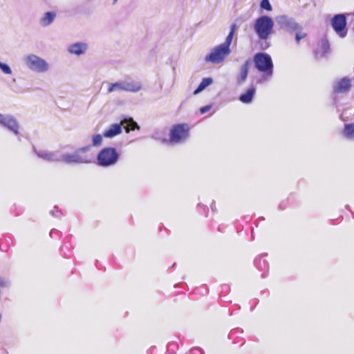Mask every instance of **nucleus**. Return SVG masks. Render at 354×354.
<instances>
[{"mask_svg": "<svg viewBox=\"0 0 354 354\" xmlns=\"http://www.w3.org/2000/svg\"><path fill=\"white\" fill-rule=\"evenodd\" d=\"M255 68L263 74L257 81V84H263L270 81L273 75L274 65L271 56L266 53H257L254 56Z\"/></svg>", "mask_w": 354, "mask_h": 354, "instance_id": "nucleus-1", "label": "nucleus"}, {"mask_svg": "<svg viewBox=\"0 0 354 354\" xmlns=\"http://www.w3.org/2000/svg\"><path fill=\"white\" fill-rule=\"evenodd\" d=\"M91 149V146L87 145L76 149L73 153H61V162L67 165L90 164L91 158L84 153Z\"/></svg>", "mask_w": 354, "mask_h": 354, "instance_id": "nucleus-2", "label": "nucleus"}, {"mask_svg": "<svg viewBox=\"0 0 354 354\" xmlns=\"http://www.w3.org/2000/svg\"><path fill=\"white\" fill-rule=\"evenodd\" d=\"M120 158V155L115 147H104L97 155L96 164L104 168L111 167L118 162Z\"/></svg>", "mask_w": 354, "mask_h": 354, "instance_id": "nucleus-3", "label": "nucleus"}, {"mask_svg": "<svg viewBox=\"0 0 354 354\" xmlns=\"http://www.w3.org/2000/svg\"><path fill=\"white\" fill-rule=\"evenodd\" d=\"M274 27L272 19L267 15L258 17L254 24V30L261 40L268 39Z\"/></svg>", "mask_w": 354, "mask_h": 354, "instance_id": "nucleus-4", "label": "nucleus"}, {"mask_svg": "<svg viewBox=\"0 0 354 354\" xmlns=\"http://www.w3.org/2000/svg\"><path fill=\"white\" fill-rule=\"evenodd\" d=\"M24 61L27 68L38 73H45L49 69L48 63L45 59L34 54L25 56Z\"/></svg>", "mask_w": 354, "mask_h": 354, "instance_id": "nucleus-5", "label": "nucleus"}, {"mask_svg": "<svg viewBox=\"0 0 354 354\" xmlns=\"http://www.w3.org/2000/svg\"><path fill=\"white\" fill-rule=\"evenodd\" d=\"M189 137V127L187 124L174 125L170 130L169 142L175 144L185 142Z\"/></svg>", "mask_w": 354, "mask_h": 354, "instance_id": "nucleus-6", "label": "nucleus"}, {"mask_svg": "<svg viewBox=\"0 0 354 354\" xmlns=\"http://www.w3.org/2000/svg\"><path fill=\"white\" fill-rule=\"evenodd\" d=\"M275 21L281 29L288 32H293L297 30L303 29V27L293 17L286 15L277 16Z\"/></svg>", "mask_w": 354, "mask_h": 354, "instance_id": "nucleus-7", "label": "nucleus"}, {"mask_svg": "<svg viewBox=\"0 0 354 354\" xmlns=\"http://www.w3.org/2000/svg\"><path fill=\"white\" fill-rule=\"evenodd\" d=\"M230 53L231 50H228L220 44L214 48L211 53L206 55L205 59L207 62L220 64L223 62Z\"/></svg>", "mask_w": 354, "mask_h": 354, "instance_id": "nucleus-8", "label": "nucleus"}, {"mask_svg": "<svg viewBox=\"0 0 354 354\" xmlns=\"http://www.w3.org/2000/svg\"><path fill=\"white\" fill-rule=\"evenodd\" d=\"M331 26L335 32L342 38L347 35L346 18L345 14H337L331 19Z\"/></svg>", "mask_w": 354, "mask_h": 354, "instance_id": "nucleus-9", "label": "nucleus"}, {"mask_svg": "<svg viewBox=\"0 0 354 354\" xmlns=\"http://www.w3.org/2000/svg\"><path fill=\"white\" fill-rule=\"evenodd\" d=\"M142 86L140 83L135 82H122L110 83L108 86V92L111 93L116 91H127L131 92H138L141 89Z\"/></svg>", "mask_w": 354, "mask_h": 354, "instance_id": "nucleus-10", "label": "nucleus"}, {"mask_svg": "<svg viewBox=\"0 0 354 354\" xmlns=\"http://www.w3.org/2000/svg\"><path fill=\"white\" fill-rule=\"evenodd\" d=\"M0 125L16 136L19 134V124L12 115H3L0 113Z\"/></svg>", "mask_w": 354, "mask_h": 354, "instance_id": "nucleus-11", "label": "nucleus"}, {"mask_svg": "<svg viewBox=\"0 0 354 354\" xmlns=\"http://www.w3.org/2000/svg\"><path fill=\"white\" fill-rule=\"evenodd\" d=\"M351 87V81L348 77H344L333 83V102L337 106V94L347 92Z\"/></svg>", "mask_w": 354, "mask_h": 354, "instance_id": "nucleus-12", "label": "nucleus"}, {"mask_svg": "<svg viewBox=\"0 0 354 354\" xmlns=\"http://www.w3.org/2000/svg\"><path fill=\"white\" fill-rule=\"evenodd\" d=\"M33 151L39 158L44 160L48 162H61L60 158L62 152L59 151L50 152L42 149L37 150L33 147Z\"/></svg>", "mask_w": 354, "mask_h": 354, "instance_id": "nucleus-13", "label": "nucleus"}, {"mask_svg": "<svg viewBox=\"0 0 354 354\" xmlns=\"http://www.w3.org/2000/svg\"><path fill=\"white\" fill-rule=\"evenodd\" d=\"M268 256L267 253H263L255 257L254 260V266L259 270L262 271L261 277L266 278L268 275L269 263L265 257Z\"/></svg>", "mask_w": 354, "mask_h": 354, "instance_id": "nucleus-14", "label": "nucleus"}, {"mask_svg": "<svg viewBox=\"0 0 354 354\" xmlns=\"http://www.w3.org/2000/svg\"><path fill=\"white\" fill-rule=\"evenodd\" d=\"M252 64V60L250 58L248 59L240 68V72L236 77L237 84H242L244 83L248 77L250 68Z\"/></svg>", "mask_w": 354, "mask_h": 354, "instance_id": "nucleus-15", "label": "nucleus"}, {"mask_svg": "<svg viewBox=\"0 0 354 354\" xmlns=\"http://www.w3.org/2000/svg\"><path fill=\"white\" fill-rule=\"evenodd\" d=\"M255 94L256 87L252 84L244 93L240 95L239 100L244 104H250L253 101Z\"/></svg>", "mask_w": 354, "mask_h": 354, "instance_id": "nucleus-16", "label": "nucleus"}, {"mask_svg": "<svg viewBox=\"0 0 354 354\" xmlns=\"http://www.w3.org/2000/svg\"><path fill=\"white\" fill-rule=\"evenodd\" d=\"M243 333V329L235 328L228 334V338L232 341L234 344H240L241 346L245 344V340L241 336Z\"/></svg>", "mask_w": 354, "mask_h": 354, "instance_id": "nucleus-17", "label": "nucleus"}, {"mask_svg": "<svg viewBox=\"0 0 354 354\" xmlns=\"http://www.w3.org/2000/svg\"><path fill=\"white\" fill-rule=\"evenodd\" d=\"M330 50V44L326 39H322L317 48L314 51L317 59L322 58Z\"/></svg>", "mask_w": 354, "mask_h": 354, "instance_id": "nucleus-18", "label": "nucleus"}, {"mask_svg": "<svg viewBox=\"0 0 354 354\" xmlns=\"http://www.w3.org/2000/svg\"><path fill=\"white\" fill-rule=\"evenodd\" d=\"M87 44L83 42H77L70 45L68 50L70 53L76 55H81L86 53Z\"/></svg>", "mask_w": 354, "mask_h": 354, "instance_id": "nucleus-19", "label": "nucleus"}, {"mask_svg": "<svg viewBox=\"0 0 354 354\" xmlns=\"http://www.w3.org/2000/svg\"><path fill=\"white\" fill-rule=\"evenodd\" d=\"M122 132V126L120 124H113L108 129L104 131L103 136L105 138H113Z\"/></svg>", "mask_w": 354, "mask_h": 354, "instance_id": "nucleus-20", "label": "nucleus"}, {"mask_svg": "<svg viewBox=\"0 0 354 354\" xmlns=\"http://www.w3.org/2000/svg\"><path fill=\"white\" fill-rule=\"evenodd\" d=\"M12 244V236L10 234H6L0 239V250L7 252L9 247Z\"/></svg>", "mask_w": 354, "mask_h": 354, "instance_id": "nucleus-21", "label": "nucleus"}, {"mask_svg": "<svg viewBox=\"0 0 354 354\" xmlns=\"http://www.w3.org/2000/svg\"><path fill=\"white\" fill-rule=\"evenodd\" d=\"M236 29V25L235 24H232L230 26V30L227 36L226 37L225 41L221 44L228 50H231L230 45L232 44V39L234 35Z\"/></svg>", "mask_w": 354, "mask_h": 354, "instance_id": "nucleus-22", "label": "nucleus"}, {"mask_svg": "<svg viewBox=\"0 0 354 354\" xmlns=\"http://www.w3.org/2000/svg\"><path fill=\"white\" fill-rule=\"evenodd\" d=\"M342 135L348 140H354V122L344 124Z\"/></svg>", "mask_w": 354, "mask_h": 354, "instance_id": "nucleus-23", "label": "nucleus"}, {"mask_svg": "<svg viewBox=\"0 0 354 354\" xmlns=\"http://www.w3.org/2000/svg\"><path fill=\"white\" fill-rule=\"evenodd\" d=\"M56 17V14L54 12H47L40 19V24L43 26H48L53 23L55 18Z\"/></svg>", "mask_w": 354, "mask_h": 354, "instance_id": "nucleus-24", "label": "nucleus"}, {"mask_svg": "<svg viewBox=\"0 0 354 354\" xmlns=\"http://www.w3.org/2000/svg\"><path fill=\"white\" fill-rule=\"evenodd\" d=\"M213 83V79L212 77H205L202 80L198 86L194 90V94L196 95L203 91L206 87Z\"/></svg>", "mask_w": 354, "mask_h": 354, "instance_id": "nucleus-25", "label": "nucleus"}, {"mask_svg": "<svg viewBox=\"0 0 354 354\" xmlns=\"http://www.w3.org/2000/svg\"><path fill=\"white\" fill-rule=\"evenodd\" d=\"M7 86L15 93H23L25 91L23 88L17 84L15 78H12L10 81L6 82Z\"/></svg>", "mask_w": 354, "mask_h": 354, "instance_id": "nucleus-26", "label": "nucleus"}, {"mask_svg": "<svg viewBox=\"0 0 354 354\" xmlns=\"http://www.w3.org/2000/svg\"><path fill=\"white\" fill-rule=\"evenodd\" d=\"M71 244L64 243L60 249V253L65 258H70L72 256Z\"/></svg>", "mask_w": 354, "mask_h": 354, "instance_id": "nucleus-27", "label": "nucleus"}, {"mask_svg": "<svg viewBox=\"0 0 354 354\" xmlns=\"http://www.w3.org/2000/svg\"><path fill=\"white\" fill-rule=\"evenodd\" d=\"M295 32V41L297 45H299L301 39L305 38L307 36V33L303 31V29H299Z\"/></svg>", "mask_w": 354, "mask_h": 354, "instance_id": "nucleus-28", "label": "nucleus"}, {"mask_svg": "<svg viewBox=\"0 0 354 354\" xmlns=\"http://www.w3.org/2000/svg\"><path fill=\"white\" fill-rule=\"evenodd\" d=\"M178 348V343L175 342H171L168 343L167 346V352L170 354H176V351Z\"/></svg>", "mask_w": 354, "mask_h": 354, "instance_id": "nucleus-29", "label": "nucleus"}, {"mask_svg": "<svg viewBox=\"0 0 354 354\" xmlns=\"http://www.w3.org/2000/svg\"><path fill=\"white\" fill-rule=\"evenodd\" d=\"M102 136L100 134H94L92 136V145L93 147H99L102 144Z\"/></svg>", "mask_w": 354, "mask_h": 354, "instance_id": "nucleus-30", "label": "nucleus"}, {"mask_svg": "<svg viewBox=\"0 0 354 354\" xmlns=\"http://www.w3.org/2000/svg\"><path fill=\"white\" fill-rule=\"evenodd\" d=\"M286 200L288 201L289 205L291 207H295L298 205L297 197L294 193L290 194Z\"/></svg>", "mask_w": 354, "mask_h": 354, "instance_id": "nucleus-31", "label": "nucleus"}, {"mask_svg": "<svg viewBox=\"0 0 354 354\" xmlns=\"http://www.w3.org/2000/svg\"><path fill=\"white\" fill-rule=\"evenodd\" d=\"M197 211L198 213L203 214L205 216H207L209 209L207 206L202 203H198L197 205Z\"/></svg>", "mask_w": 354, "mask_h": 354, "instance_id": "nucleus-32", "label": "nucleus"}, {"mask_svg": "<svg viewBox=\"0 0 354 354\" xmlns=\"http://www.w3.org/2000/svg\"><path fill=\"white\" fill-rule=\"evenodd\" d=\"M50 214L56 218H61L63 215L62 210L57 206H55L53 209L50 210Z\"/></svg>", "mask_w": 354, "mask_h": 354, "instance_id": "nucleus-33", "label": "nucleus"}, {"mask_svg": "<svg viewBox=\"0 0 354 354\" xmlns=\"http://www.w3.org/2000/svg\"><path fill=\"white\" fill-rule=\"evenodd\" d=\"M260 7L262 9H265L268 11L272 10V5L270 4L269 0H261L260 3Z\"/></svg>", "mask_w": 354, "mask_h": 354, "instance_id": "nucleus-34", "label": "nucleus"}, {"mask_svg": "<svg viewBox=\"0 0 354 354\" xmlns=\"http://www.w3.org/2000/svg\"><path fill=\"white\" fill-rule=\"evenodd\" d=\"M0 69L2 71V72L5 74H11L12 70L10 67V66L7 64L2 63L0 62Z\"/></svg>", "mask_w": 354, "mask_h": 354, "instance_id": "nucleus-35", "label": "nucleus"}, {"mask_svg": "<svg viewBox=\"0 0 354 354\" xmlns=\"http://www.w3.org/2000/svg\"><path fill=\"white\" fill-rule=\"evenodd\" d=\"M186 354H205V352L200 347H194L191 348Z\"/></svg>", "mask_w": 354, "mask_h": 354, "instance_id": "nucleus-36", "label": "nucleus"}, {"mask_svg": "<svg viewBox=\"0 0 354 354\" xmlns=\"http://www.w3.org/2000/svg\"><path fill=\"white\" fill-rule=\"evenodd\" d=\"M290 207L288 201L286 199L279 203L278 205V209L280 211H283L286 209L287 207Z\"/></svg>", "mask_w": 354, "mask_h": 354, "instance_id": "nucleus-37", "label": "nucleus"}, {"mask_svg": "<svg viewBox=\"0 0 354 354\" xmlns=\"http://www.w3.org/2000/svg\"><path fill=\"white\" fill-rule=\"evenodd\" d=\"M10 286V282L8 279L0 277V287L6 288Z\"/></svg>", "mask_w": 354, "mask_h": 354, "instance_id": "nucleus-38", "label": "nucleus"}, {"mask_svg": "<svg viewBox=\"0 0 354 354\" xmlns=\"http://www.w3.org/2000/svg\"><path fill=\"white\" fill-rule=\"evenodd\" d=\"M230 291V286L229 284H222L221 286V294H227Z\"/></svg>", "mask_w": 354, "mask_h": 354, "instance_id": "nucleus-39", "label": "nucleus"}, {"mask_svg": "<svg viewBox=\"0 0 354 354\" xmlns=\"http://www.w3.org/2000/svg\"><path fill=\"white\" fill-rule=\"evenodd\" d=\"M61 234H62V232L55 230V229H53L50 230V236L51 238H59L60 239L61 238Z\"/></svg>", "mask_w": 354, "mask_h": 354, "instance_id": "nucleus-40", "label": "nucleus"}, {"mask_svg": "<svg viewBox=\"0 0 354 354\" xmlns=\"http://www.w3.org/2000/svg\"><path fill=\"white\" fill-rule=\"evenodd\" d=\"M212 107V104H208L204 106H202L200 108V113L202 114H204L207 112H208Z\"/></svg>", "mask_w": 354, "mask_h": 354, "instance_id": "nucleus-41", "label": "nucleus"}, {"mask_svg": "<svg viewBox=\"0 0 354 354\" xmlns=\"http://www.w3.org/2000/svg\"><path fill=\"white\" fill-rule=\"evenodd\" d=\"M270 46V42L266 40H261L260 43V47L262 50H266Z\"/></svg>", "mask_w": 354, "mask_h": 354, "instance_id": "nucleus-42", "label": "nucleus"}, {"mask_svg": "<svg viewBox=\"0 0 354 354\" xmlns=\"http://www.w3.org/2000/svg\"><path fill=\"white\" fill-rule=\"evenodd\" d=\"M156 347L151 346L148 351L147 354H156Z\"/></svg>", "mask_w": 354, "mask_h": 354, "instance_id": "nucleus-43", "label": "nucleus"}, {"mask_svg": "<svg viewBox=\"0 0 354 354\" xmlns=\"http://www.w3.org/2000/svg\"><path fill=\"white\" fill-rule=\"evenodd\" d=\"M226 228V225H223V224H221L220 225H218V231L220 232H225V230Z\"/></svg>", "mask_w": 354, "mask_h": 354, "instance_id": "nucleus-44", "label": "nucleus"}, {"mask_svg": "<svg viewBox=\"0 0 354 354\" xmlns=\"http://www.w3.org/2000/svg\"><path fill=\"white\" fill-rule=\"evenodd\" d=\"M210 208L212 212H215L216 211L215 202L213 201L212 203L210 205Z\"/></svg>", "mask_w": 354, "mask_h": 354, "instance_id": "nucleus-45", "label": "nucleus"}, {"mask_svg": "<svg viewBox=\"0 0 354 354\" xmlns=\"http://www.w3.org/2000/svg\"><path fill=\"white\" fill-rule=\"evenodd\" d=\"M245 221H251L252 219V216H249V215H247V216H244V218H243Z\"/></svg>", "mask_w": 354, "mask_h": 354, "instance_id": "nucleus-46", "label": "nucleus"}, {"mask_svg": "<svg viewBox=\"0 0 354 354\" xmlns=\"http://www.w3.org/2000/svg\"><path fill=\"white\" fill-rule=\"evenodd\" d=\"M265 220V218L263 216H260L257 218V221H264Z\"/></svg>", "mask_w": 354, "mask_h": 354, "instance_id": "nucleus-47", "label": "nucleus"}, {"mask_svg": "<svg viewBox=\"0 0 354 354\" xmlns=\"http://www.w3.org/2000/svg\"><path fill=\"white\" fill-rule=\"evenodd\" d=\"M262 294H266V295H268V290H264L261 291Z\"/></svg>", "mask_w": 354, "mask_h": 354, "instance_id": "nucleus-48", "label": "nucleus"}, {"mask_svg": "<svg viewBox=\"0 0 354 354\" xmlns=\"http://www.w3.org/2000/svg\"><path fill=\"white\" fill-rule=\"evenodd\" d=\"M345 208H346V209H348V211H350V212L351 211V210L350 209V206H349V205H346Z\"/></svg>", "mask_w": 354, "mask_h": 354, "instance_id": "nucleus-49", "label": "nucleus"}, {"mask_svg": "<svg viewBox=\"0 0 354 354\" xmlns=\"http://www.w3.org/2000/svg\"><path fill=\"white\" fill-rule=\"evenodd\" d=\"M201 289H204L205 290V293L207 294V288H206L205 286L201 287Z\"/></svg>", "mask_w": 354, "mask_h": 354, "instance_id": "nucleus-50", "label": "nucleus"}, {"mask_svg": "<svg viewBox=\"0 0 354 354\" xmlns=\"http://www.w3.org/2000/svg\"><path fill=\"white\" fill-rule=\"evenodd\" d=\"M258 223H259V221H257V220L255 221L254 223V224L255 225V226H256V227H257V226H258Z\"/></svg>", "mask_w": 354, "mask_h": 354, "instance_id": "nucleus-51", "label": "nucleus"}, {"mask_svg": "<svg viewBox=\"0 0 354 354\" xmlns=\"http://www.w3.org/2000/svg\"><path fill=\"white\" fill-rule=\"evenodd\" d=\"M351 214H352V217H353V218L354 219V212H352V211H351Z\"/></svg>", "mask_w": 354, "mask_h": 354, "instance_id": "nucleus-52", "label": "nucleus"}, {"mask_svg": "<svg viewBox=\"0 0 354 354\" xmlns=\"http://www.w3.org/2000/svg\"><path fill=\"white\" fill-rule=\"evenodd\" d=\"M352 21H353V23L354 24V13L353 14Z\"/></svg>", "mask_w": 354, "mask_h": 354, "instance_id": "nucleus-53", "label": "nucleus"}, {"mask_svg": "<svg viewBox=\"0 0 354 354\" xmlns=\"http://www.w3.org/2000/svg\"><path fill=\"white\" fill-rule=\"evenodd\" d=\"M252 240L254 239V236H253V230H252Z\"/></svg>", "mask_w": 354, "mask_h": 354, "instance_id": "nucleus-54", "label": "nucleus"}, {"mask_svg": "<svg viewBox=\"0 0 354 354\" xmlns=\"http://www.w3.org/2000/svg\"><path fill=\"white\" fill-rule=\"evenodd\" d=\"M117 1L118 0H113V3L115 4Z\"/></svg>", "mask_w": 354, "mask_h": 354, "instance_id": "nucleus-55", "label": "nucleus"}, {"mask_svg": "<svg viewBox=\"0 0 354 354\" xmlns=\"http://www.w3.org/2000/svg\"><path fill=\"white\" fill-rule=\"evenodd\" d=\"M340 118H341L342 120H344L343 119V115H342V114H341V115H340Z\"/></svg>", "mask_w": 354, "mask_h": 354, "instance_id": "nucleus-56", "label": "nucleus"}, {"mask_svg": "<svg viewBox=\"0 0 354 354\" xmlns=\"http://www.w3.org/2000/svg\"><path fill=\"white\" fill-rule=\"evenodd\" d=\"M135 124H136V128H137L138 129H139V126L138 125V124H137V123H135Z\"/></svg>", "mask_w": 354, "mask_h": 354, "instance_id": "nucleus-57", "label": "nucleus"}, {"mask_svg": "<svg viewBox=\"0 0 354 354\" xmlns=\"http://www.w3.org/2000/svg\"><path fill=\"white\" fill-rule=\"evenodd\" d=\"M233 314H234V311H232L231 313H230V315H232Z\"/></svg>", "mask_w": 354, "mask_h": 354, "instance_id": "nucleus-58", "label": "nucleus"}]
</instances>
